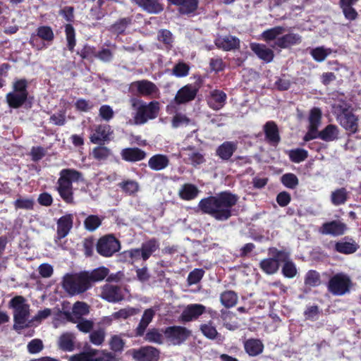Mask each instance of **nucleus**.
Masks as SVG:
<instances>
[{
	"mask_svg": "<svg viewBox=\"0 0 361 361\" xmlns=\"http://www.w3.org/2000/svg\"><path fill=\"white\" fill-rule=\"evenodd\" d=\"M238 200L236 195L224 192L201 200L198 206L203 213L211 215L218 221H226L231 216L232 208Z\"/></svg>",
	"mask_w": 361,
	"mask_h": 361,
	"instance_id": "1",
	"label": "nucleus"
},
{
	"mask_svg": "<svg viewBox=\"0 0 361 361\" xmlns=\"http://www.w3.org/2000/svg\"><path fill=\"white\" fill-rule=\"evenodd\" d=\"M129 103L135 111L133 123L135 125H142L149 120L155 118L160 109L159 103L157 101L146 103L136 97H131Z\"/></svg>",
	"mask_w": 361,
	"mask_h": 361,
	"instance_id": "2",
	"label": "nucleus"
},
{
	"mask_svg": "<svg viewBox=\"0 0 361 361\" xmlns=\"http://www.w3.org/2000/svg\"><path fill=\"white\" fill-rule=\"evenodd\" d=\"M332 108L340 125L350 133H355L357 128V118L352 113L351 106L345 102L338 101L333 104Z\"/></svg>",
	"mask_w": 361,
	"mask_h": 361,
	"instance_id": "3",
	"label": "nucleus"
},
{
	"mask_svg": "<svg viewBox=\"0 0 361 361\" xmlns=\"http://www.w3.org/2000/svg\"><path fill=\"white\" fill-rule=\"evenodd\" d=\"M9 307L13 309V320L15 329H21L30 326L28 317L30 316V305L26 300L20 295L15 296L9 302Z\"/></svg>",
	"mask_w": 361,
	"mask_h": 361,
	"instance_id": "4",
	"label": "nucleus"
},
{
	"mask_svg": "<svg viewBox=\"0 0 361 361\" xmlns=\"http://www.w3.org/2000/svg\"><path fill=\"white\" fill-rule=\"evenodd\" d=\"M81 174L73 169H63L58 180V191L61 198L67 203L73 202L72 183L79 181Z\"/></svg>",
	"mask_w": 361,
	"mask_h": 361,
	"instance_id": "5",
	"label": "nucleus"
},
{
	"mask_svg": "<svg viewBox=\"0 0 361 361\" xmlns=\"http://www.w3.org/2000/svg\"><path fill=\"white\" fill-rule=\"evenodd\" d=\"M28 82L24 78L16 79L12 85V91L6 95V101L9 107L18 109L26 102L28 96Z\"/></svg>",
	"mask_w": 361,
	"mask_h": 361,
	"instance_id": "6",
	"label": "nucleus"
},
{
	"mask_svg": "<svg viewBox=\"0 0 361 361\" xmlns=\"http://www.w3.org/2000/svg\"><path fill=\"white\" fill-rule=\"evenodd\" d=\"M91 286L89 283L88 274H67L63 281V287L71 295L81 294Z\"/></svg>",
	"mask_w": 361,
	"mask_h": 361,
	"instance_id": "7",
	"label": "nucleus"
},
{
	"mask_svg": "<svg viewBox=\"0 0 361 361\" xmlns=\"http://www.w3.org/2000/svg\"><path fill=\"white\" fill-rule=\"evenodd\" d=\"M353 286L350 277L343 272L333 275L328 282V290L334 295L342 296L350 293Z\"/></svg>",
	"mask_w": 361,
	"mask_h": 361,
	"instance_id": "8",
	"label": "nucleus"
},
{
	"mask_svg": "<svg viewBox=\"0 0 361 361\" xmlns=\"http://www.w3.org/2000/svg\"><path fill=\"white\" fill-rule=\"evenodd\" d=\"M121 249V244L118 239L111 234L106 235L99 239L97 243V252L106 257H111Z\"/></svg>",
	"mask_w": 361,
	"mask_h": 361,
	"instance_id": "9",
	"label": "nucleus"
},
{
	"mask_svg": "<svg viewBox=\"0 0 361 361\" xmlns=\"http://www.w3.org/2000/svg\"><path fill=\"white\" fill-rule=\"evenodd\" d=\"M129 90L134 94L151 98L157 97L159 94V89L157 85L147 80L132 82L130 85Z\"/></svg>",
	"mask_w": 361,
	"mask_h": 361,
	"instance_id": "10",
	"label": "nucleus"
},
{
	"mask_svg": "<svg viewBox=\"0 0 361 361\" xmlns=\"http://www.w3.org/2000/svg\"><path fill=\"white\" fill-rule=\"evenodd\" d=\"M191 334V331L183 326H173L166 328L164 331L165 337L173 345H179L184 342Z\"/></svg>",
	"mask_w": 361,
	"mask_h": 361,
	"instance_id": "11",
	"label": "nucleus"
},
{
	"mask_svg": "<svg viewBox=\"0 0 361 361\" xmlns=\"http://www.w3.org/2000/svg\"><path fill=\"white\" fill-rule=\"evenodd\" d=\"M272 255L277 257L281 262H283V267L282 268V272L283 275L287 278H293L297 274V269L295 264L289 260L288 254L279 251L277 250H272Z\"/></svg>",
	"mask_w": 361,
	"mask_h": 361,
	"instance_id": "12",
	"label": "nucleus"
},
{
	"mask_svg": "<svg viewBox=\"0 0 361 361\" xmlns=\"http://www.w3.org/2000/svg\"><path fill=\"white\" fill-rule=\"evenodd\" d=\"M206 311V307L201 304H190L187 305L180 314L181 321L189 322L197 319Z\"/></svg>",
	"mask_w": 361,
	"mask_h": 361,
	"instance_id": "13",
	"label": "nucleus"
},
{
	"mask_svg": "<svg viewBox=\"0 0 361 361\" xmlns=\"http://www.w3.org/2000/svg\"><path fill=\"white\" fill-rule=\"evenodd\" d=\"M181 155H185V161L196 167L205 161L203 154L195 150L192 146H188L181 149Z\"/></svg>",
	"mask_w": 361,
	"mask_h": 361,
	"instance_id": "14",
	"label": "nucleus"
},
{
	"mask_svg": "<svg viewBox=\"0 0 361 361\" xmlns=\"http://www.w3.org/2000/svg\"><path fill=\"white\" fill-rule=\"evenodd\" d=\"M90 312V306L84 302L78 301L73 305L72 311L66 313V318L71 322H77L78 319L83 318Z\"/></svg>",
	"mask_w": 361,
	"mask_h": 361,
	"instance_id": "15",
	"label": "nucleus"
},
{
	"mask_svg": "<svg viewBox=\"0 0 361 361\" xmlns=\"http://www.w3.org/2000/svg\"><path fill=\"white\" fill-rule=\"evenodd\" d=\"M198 91V88L192 85H187L180 88L174 98L176 104H180L192 101L195 99Z\"/></svg>",
	"mask_w": 361,
	"mask_h": 361,
	"instance_id": "16",
	"label": "nucleus"
},
{
	"mask_svg": "<svg viewBox=\"0 0 361 361\" xmlns=\"http://www.w3.org/2000/svg\"><path fill=\"white\" fill-rule=\"evenodd\" d=\"M142 10L149 14H159L164 10V6L158 0H130Z\"/></svg>",
	"mask_w": 361,
	"mask_h": 361,
	"instance_id": "17",
	"label": "nucleus"
},
{
	"mask_svg": "<svg viewBox=\"0 0 361 361\" xmlns=\"http://www.w3.org/2000/svg\"><path fill=\"white\" fill-rule=\"evenodd\" d=\"M112 133L110 126L97 125L90 135V141L94 144H99L100 142L109 140Z\"/></svg>",
	"mask_w": 361,
	"mask_h": 361,
	"instance_id": "18",
	"label": "nucleus"
},
{
	"mask_svg": "<svg viewBox=\"0 0 361 361\" xmlns=\"http://www.w3.org/2000/svg\"><path fill=\"white\" fill-rule=\"evenodd\" d=\"M159 353L154 347H143L133 353V357L137 361H157L159 358Z\"/></svg>",
	"mask_w": 361,
	"mask_h": 361,
	"instance_id": "19",
	"label": "nucleus"
},
{
	"mask_svg": "<svg viewBox=\"0 0 361 361\" xmlns=\"http://www.w3.org/2000/svg\"><path fill=\"white\" fill-rule=\"evenodd\" d=\"M215 44L219 49L224 51H231L239 47L240 40L232 35L219 36L215 39Z\"/></svg>",
	"mask_w": 361,
	"mask_h": 361,
	"instance_id": "20",
	"label": "nucleus"
},
{
	"mask_svg": "<svg viewBox=\"0 0 361 361\" xmlns=\"http://www.w3.org/2000/svg\"><path fill=\"white\" fill-rule=\"evenodd\" d=\"M101 296L111 302H116L123 299L120 288L111 284H106L102 287Z\"/></svg>",
	"mask_w": 361,
	"mask_h": 361,
	"instance_id": "21",
	"label": "nucleus"
},
{
	"mask_svg": "<svg viewBox=\"0 0 361 361\" xmlns=\"http://www.w3.org/2000/svg\"><path fill=\"white\" fill-rule=\"evenodd\" d=\"M73 215L67 214L61 217L57 221V238H65L73 227Z\"/></svg>",
	"mask_w": 361,
	"mask_h": 361,
	"instance_id": "22",
	"label": "nucleus"
},
{
	"mask_svg": "<svg viewBox=\"0 0 361 361\" xmlns=\"http://www.w3.org/2000/svg\"><path fill=\"white\" fill-rule=\"evenodd\" d=\"M226 94L221 90H214L210 92L207 99L209 106L214 110L221 109L226 102Z\"/></svg>",
	"mask_w": 361,
	"mask_h": 361,
	"instance_id": "23",
	"label": "nucleus"
},
{
	"mask_svg": "<svg viewBox=\"0 0 361 361\" xmlns=\"http://www.w3.org/2000/svg\"><path fill=\"white\" fill-rule=\"evenodd\" d=\"M171 4L179 6L178 11L181 14H190L195 12L197 7L198 0H167Z\"/></svg>",
	"mask_w": 361,
	"mask_h": 361,
	"instance_id": "24",
	"label": "nucleus"
},
{
	"mask_svg": "<svg viewBox=\"0 0 361 361\" xmlns=\"http://www.w3.org/2000/svg\"><path fill=\"white\" fill-rule=\"evenodd\" d=\"M346 230L345 224L333 221L323 224L321 232L326 235H341L345 233Z\"/></svg>",
	"mask_w": 361,
	"mask_h": 361,
	"instance_id": "25",
	"label": "nucleus"
},
{
	"mask_svg": "<svg viewBox=\"0 0 361 361\" xmlns=\"http://www.w3.org/2000/svg\"><path fill=\"white\" fill-rule=\"evenodd\" d=\"M250 49L260 59L266 62H271L274 59V51L264 44L251 43Z\"/></svg>",
	"mask_w": 361,
	"mask_h": 361,
	"instance_id": "26",
	"label": "nucleus"
},
{
	"mask_svg": "<svg viewBox=\"0 0 361 361\" xmlns=\"http://www.w3.org/2000/svg\"><path fill=\"white\" fill-rule=\"evenodd\" d=\"M237 142L226 141L216 149V153L223 160H228L237 149Z\"/></svg>",
	"mask_w": 361,
	"mask_h": 361,
	"instance_id": "27",
	"label": "nucleus"
},
{
	"mask_svg": "<svg viewBox=\"0 0 361 361\" xmlns=\"http://www.w3.org/2000/svg\"><path fill=\"white\" fill-rule=\"evenodd\" d=\"M156 314V310L148 308L144 311L140 323L136 329V334L142 336Z\"/></svg>",
	"mask_w": 361,
	"mask_h": 361,
	"instance_id": "28",
	"label": "nucleus"
},
{
	"mask_svg": "<svg viewBox=\"0 0 361 361\" xmlns=\"http://www.w3.org/2000/svg\"><path fill=\"white\" fill-rule=\"evenodd\" d=\"M276 250L272 248L269 250V254L273 257L272 258L264 259L260 262L261 269L268 274H273L276 273L279 267L280 260L272 255V250Z\"/></svg>",
	"mask_w": 361,
	"mask_h": 361,
	"instance_id": "29",
	"label": "nucleus"
},
{
	"mask_svg": "<svg viewBox=\"0 0 361 361\" xmlns=\"http://www.w3.org/2000/svg\"><path fill=\"white\" fill-rule=\"evenodd\" d=\"M169 160L166 155L156 154L152 156L148 161V165L152 170L161 171L168 166Z\"/></svg>",
	"mask_w": 361,
	"mask_h": 361,
	"instance_id": "30",
	"label": "nucleus"
},
{
	"mask_svg": "<svg viewBox=\"0 0 361 361\" xmlns=\"http://www.w3.org/2000/svg\"><path fill=\"white\" fill-rule=\"evenodd\" d=\"M245 351L250 356H256L262 353L264 345L258 339H249L244 344Z\"/></svg>",
	"mask_w": 361,
	"mask_h": 361,
	"instance_id": "31",
	"label": "nucleus"
},
{
	"mask_svg": "<svg viewBox=\"0 0 361 361\" xmlns=\"http://www.w3.org/2000/svg\"><path fill=\"white\" fill-rule=\"evenodd\" d=\"M301 38L297 34L290 33L278 38L275 44L281 48H286L291 45L300 43Z\"/></svg>",
	"mask_w": 361,
	"mask_h": 361,
	"instance_id": "32",
	"label": "nucleus"
},
{
	"mask_svg": "<svg viewBox=\"0 0 361 361\" xmlns=\"http://www.w3.org/2000/svg\"><path fill=\"white\" fill-rule=\"evenodd\" d=\"M264 133L267 138L274 145H276L280 140L277 126L273 121L267 122L264 126Z\"/></svg>",
	"mask_w": 361,
	"mask_h": 361,
	"instance_id": "33",
	"label": "nucleus"
},
{
	"mask_svg": "<svg viewBox=\"0 0 361 361\" xmlns=\"http://www.w3.org/2000/svg\"><path fill=\"white\" fill-rule=\"evenodd\" d=\"M121 156L126 161H137L143 159L145 154L137 148H128L122 151Z\"/></svg>",
	"mask_w": 361,
	"mask_h": 361,
	"instance_id": "34",
	"label": "nucleus"
},
{
	"mask_svg": "<svg viewBox=\"0 0 361 361\" xmlns=\"http://www.w3.org/2000/svg\"><path fill=\"white\" fill-rule=\"evenodd\" d=\"M75 336L71 333H64L59 338V347L64 350L71 352L74 349Z\"/></svg>",
	"mask_w": 361,
	"mask_h": 361,
	"instance_id": "35",
	"label": "nucleus"
},
{
	"mask_svg": "<svg viewBox=\"0 0 361 361\" xmlns=\"http://www.w3.org/2000/svg\"><path fill=\"white\" fill-rule=\"evenodd\" d=\"M348 198V192L344 188L336 189L331 194V203L335 206L345 204Z\"/></svg>",
	"mask_w": 361,
	"mask_h": 361,
	"instance_id": "36",
	"label": "nucleus"
},
{
	"mask_svg": "<svg viewBox=\"0 0 361 361\" xmlns=\"http://www.w3.org/2000/svg\"><path fill=\"white\" fill-rule=\"evenodd\" d=\"M159 247V242L155 239H151L142 243V259L147 260L151 255Z\"/></svg>",
	"mask_w": 361,
	"mask_h": 361,
	"instance_id": "37",
	"label": "nucleus"
},
{
	"mask_svg": "<svg viewBox=\"0 0 361 361\" xmlns=\"http://www.w3.org/2000/svg\"><path fill=\"white\" fill-rule=\"evenodd\" d=\"M199 190L197 188L192 184H185L179 190L180 197L186 200H190L197 197Z\"/></svg>",
	"mask_w": 361,
	"mask_h": 361,
	"instance_id": "38",
	"label": "nucleus"
},
{
	"mask_svg": "<svg viewBox=\"0 0 361 361\" xmlns=\"http://www.w3.org/2000/svg\"><path fill=\"white\" fill-rule=\"evenodd\" d=\"M338 130L336 126L329 125L323 130L319 133V137L322 140L330 142L338 137Z\"/></svg>",
	"mask_w": 361,
	"mask_h": 361,
	"instance_id": "39",
	"label": "nucleus"
},
{
	"mask_svg": "<svg viewBox=\"0 0 361 361\" xmlns=\"http://www.w3.org/2000/svg\"><path fill=\"white\" fill-rule=\"evenodd\" d=\"M221 304L226 307H232L236 305L238 296L235 292L231 290L225 291L220 297Z\"/></svg>",
	"mask_w": 361,
	"mask_h": 361,
	"instance_id": "40",
	"label": "nucleus"
},
{
	"mask_svg": "<svg viewBox=\"0 0 361 361\" xmlns=\"http://www.w3.org/2000/svg\"><path fill=\"white\" fill-rule=\"evenodd\" d=\"M140 312V310L139 308L127 307L126 308L121 309L118 312H114L113 314V317L114 319H126L130 317L139 314Z\"/></svg>",
	"mask_w": 361,
	"mask_h": 361,
	"instance_id": "41",
	"label": "nucleus"
},
{
	"mask_svg": "<svg viewBox=\"0 0 361 361\" xmlns=\"http://www.w3.org/2000/svg\"><path fill=\"white\" fill-rule=\"evenodd\" d=\"M102 221V218L97 215H90L84 221V226L88 231L92 232L98 228Z\"/></svg>",
	"mask_w": 361,
	"mask_h": 361,
	"instance_id": "42",
	"label": "nucleus"
},
{
	"mask_svg": "<svg viewBox=\"0 0 361 361\" xmlns=\"http://www.w3.org/2000/svg\"><path fill=\"white\" fill-rule=\"evenodd\" d=\"M91 154L98 161H104L111 155V151L107 147L98 146L92 149Z\"/></svg>",
	"mask_w": 361,
	"mask_h": 361,
	"instance_id": "43",
	"label": "nucleus"
},
{
	"mask_svg": "<svg viewBox=\"0 0 361 361\" xmlns=\"http://www.w3.org/2000/svg\"><path fill=\"white\" fill-rule=\"evenodd\" d=\"M106 336V331L104 328H99L97 329L93 330L90 332L89 338L90 341L95 345H100L104 341Z\"/></svg>",
	"mask_w": 361,
	"mask_h": 361,
	"instance_id": "44",
	"label": "nucleus"
},
{
	"mask_svg": "<svg viewBox=\"0 0 361 361\" xmlns=\"http://www.w3.org/2000/svg\"><path fill=\"white\" fill-rule=\"evenodd\" d=\"M66 38L67 41V47L69 51H73L76 44L75 32L74 27L71 24L65 26Z\"/></svg>",
	"mask_w": 361,
	"mask_h": 361,
	"instance_id": "45",
	"label": "nucleus"
},
{
	"mask_svg": "<svg viewBox=\"0 0 361 361\" xmlns=\"http://www.w3.org/2000/svg\"><path fill=\"white\" fill-rule=\"evenodd\" d=\"M109 274V269L104 267L94 269L90 274H88L89 283L91 281L97 282L104 279Z\"/></svg>",
	"mask_w": 361,
	"mask_h": 361,
	"instance_id": "46",
	"label": "nucleus"
},
{
	"mask_svg": "<svg viewBox=\"0 0 361 361\" xmlns=\"http://www.w3.org/2000/svg\"><path fill=\"white\" fill-rule=\"evenodd\" d=\"M331 53V49L325 48L324 47H319L311 50L310 54L313 59L318 61L322 62Z\"/></svg>",
	"mask_w": 361,
	"mask_h": 361,
	"instance_id": "47",
	"label": "nucleus"
},
{
	"mask_svg": "<svg viewBox=\"0 0 361 361\" xmlns=\"http://www.w3.org/2000/svg\"><path fill=\"white\" fill-rule=\"evenodd\" d=\"M290 159L295 163L303 161L307 157L308 152L304 149L298 148L288 152Z\"/></svg>",
	"mask_w": 361,
	"mask_h": 361,
	"instance_id": "48",
	"label": "nucleus"
},
{
	"mask_svg": "<svg viewBox=\"0 0 361 361\" xmlns=\"http://www.w3.org/2000/svg\"><path fill=\"white\" fill-rule=\"evenodd\" d=\"M200 331L205 337L211 340L216 339L219 336L217 330L212 326V322L202 324L200 326Z\"/></svg>",
	"mask_w": 361,
	"mask_h": 361,
	"instance_id": "49",
	"label": "nucleus"
},
{
	"mask_svg": "<svg viewBox=\"0 0 361 361\" xmlns=\"http://www.w3.org/2000/svg\"><path fill=\"white\" fill-rule=\"evenodd\" d=\"M37 35L42 39L51 42L54 38V34L49 26H40L37 30Z\"/></svg>",
	"mask_w": 361,
	"mask_h": 361,
	"instance_id": "50",
	"label": "nucleus"
},
{
	"mask_svg": "<svg viewBox=\"0 0 361 361\" xmlns=\"http://www.w3.org/2000/svg\"><path fill=\"white\" fill-rule=\"evenodd\" d=\"M305 283L310 287H315L321 283L319 274L315 271H309L305 278Z\"/></svg>",
	"mask_w": 361,
	"mask_h": 361,
	"instance_id": "51",
	"label": "nucleus"
},
{
	"mask_svg": "<svg viewBox=\"0 0 361 361\" xmlns=\"http://www.w3.org/2000/svg\"><path fill=\"white\" fill-rule=\"evenodd\" d=\"M357 249V246L354 243L340 242L336 244V250L344 254H351L355 252Z\"/></svg>",
	"mask_w": 361,
	"mask_h": 361,
	"instance_id": "52",
	"label": "nucleus"
},
{
	"mask_svg": "<svg viewBox=\"0 0 361 361\" xmlns=\"http://www.w3.org/2000/svg\"><path fill=\"white\" fill-rule=\"evenodd\" d=\"M99 351L97 350H91L87 353H81L73 357V361H97V354Z\"/></svg>",
	"mask_w": 361,
	"mask_h": 361,
	"instance_id": "53",
	"label": "nucleus"
},
{
	"mask_svg": "<svg viewBox=\"0 0 361 361\" xmlns=\"http://www.w3.org/2000/svg\"><path fill=\"white\" fill-rule=\"evenodd\" d=\"M119 186L122 190L128 195H133L139 190V185L135 180H126L119 183Z\"/></svg>",
	"mask_w": 361,
	"mask_h": 361,
	"instance_id": "54",
	"label": "nucleus"
},
{
	"mask_svg": "<svg viewBox=\"0 0 361 361\" xmlns=\"http://www.w3.org/2000/svg\"><path fill=\"white\" fill-rule=\"evenodd\" d=\"M282 183L287 188L293 189L298 185L299 180L293 173H286L281 177Z\"/></svg>",
	"mask_w": 361,
	"mask_h": 361,
	"instance_id": "55",
	"label": "nucleus"
},
{
	"mask_svg": "<svg viewBox=\"0 0 361 361\" xmlns=\"http://www.w3.org/2000/svg\"><path fill=\"white\" fill-rule=\"evenodd\" d=\"M283 32V27L278 26L264 31L262 35L265 40L269 41L276 39L277 36L282 34Z\"/></svg>",
	"mask_w": 361,
	"mask_h": 361,
	"instance_id": "56",
	"label": "nucleus"
},
{
	"mask_svg": "<svg viewBox=\"0 0 361 361\" xmlns=\"http://www.w3.org/2000/svg\"><path fill=\"white\" fill-rule=\"evenodd\" d=\"M322 112L319 109L314 108L311 110L309 116L310 126L319 128L321 122Z\"/></svg>",
	"mask_w": 361,
	"mask_h": 361,
	"instance_id": "57",
	"label": "nucleus"
},
{
	"mask_svg": "<svg viewBox=\"0 0 361 361\" xmlns=\"http://www.w3.org/2000/svg\"><path fill=\"white\" fill-rule=\"evenodd\" d=\"M145 339L151 343L161 344L163 342L164 337L157 329H153L146 334Z\"/></svg>",
	"mask_w": 361,
	"mask_h": 361,
	"instance_id": "58",
	"label": "nucleus"
},
{
	"mask_svg": "<svg viewBox=\"0 0 361 361\" xmlns=\"http://www.w3.org/2000/svg\"><path fill=\"white\" fill-rule=\"evenodd\" d=\"M157 38L159 42H162L167 47H171L173 42V36L169 30H159L157 35Z\"/></svg>",
	"mask_w": 361,
	"mask_h": 361,
	"instance_id": "59",
	"label": "nucleus"
},
{
	"mask_svg": "<svg viewBox=\"0 0 361 361\" xmlns=\"http://www.w3.org/2000/svg\"><path fill=\"white\" fill-rule=\"evenodd\" d=\"M96 58L105 63L110 62L114 58V50L103 48L99 51L97 52Z\"/></svg>",
	"mask_w": 361,
	"mask_h": 361,
	"instance_id": "60",
	"label": "nucleus"
},
{
	"mask_svg": "<svg viewBox=\"0 0 361 361\" xmlns=\"http://www.w3.org/2000/svg\"><path fill=\"white\" fill-rule=\"evenodd\" d=\"M77 324V328L79 331L83 333H90L93 329L94 323L91 320L85 319L84 318L78 319L77 322H74Z\"/></svg>",
	"mask_w": 361,
	"mask_h": 361,
	"instance_id": "61",
	"label": "nucleus"
},
{
	"mask_svg": "<svg viewBox=\"0 0 361 361\" xmlns=\"http://www.w3.org/2000/svg\"><path fill=\"white\" fill-rule=\"evenodd\" d=\"M16 209H32L34 206V200L32 198H18L14 202Z\"/></svg>",
	"mask_w": 361,
	"mask_h": 361,
	"instance_id": "62",
	"label": "nucleus"
},
{
	"mask_svg": "<svg viewBox=\"0 0 361 361\" xmlns=\"http://www.w3.org/2000/svg\"><path fill=\"white\" fill-rule=\"evenodd\" d=\"M51 314V310L49 308H45L40 310L37 314L29 321L30 326L34 325L35 323L39 324L42 320L49 317Z\"/></svg>",
	"mask_w": 361,
	"mask_h": 361,
	"instance_id": "63",
	"label": "nucleus"
},
{
	"mask_svg": "<svg viewBox=\"0 0 361 361\" xmlns=\"http://www.w3.org/2000/svg\"><path fill=\"white\" fill-rule=\"evenodd\" d=\"M43 343L40 339H33L27 345V350L31 354L39 353L43 349Z\"/></svg>",
	"mask_w": 361,
	"mask_h": 361,
	"instance_id": "64",
	"label": "nucleus"
}]
</instances>
